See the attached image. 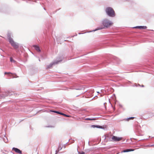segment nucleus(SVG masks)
Masks as SVG:
<instances>
[{
    "instance_id": "nucleus-15",
    "label": "nucleus",
    "mask_w": 154,
    "mask_h": 154,
    "mask_svg": "<svg viewBox=\"0 0 154 154\" xmlns=\"http://www.w3.org/2000/svg\"><path fill=\"white\" fill-rule=\"evenodd\" d=\"M84 154V152H82L81 154Z\"/></svg>"
},
{
    "instance_id": "nucleus-3",
    "label": "nucleus",
    "mask_w": 154,
    "mask_h": 154,
    "mask_svg": "<svg viewBox=\"0 0 154 154\" xmlns=\"http://www.w3.org/2000/svg\"><path fill=\"white\" fill-rule=\"evenodd\" d=\"M103 24L104 26L106 27H108L112 26L113 24L112 22L109 20L105 19L103 21Z\"/></svg>"
},
{
    "instance_id": "nucleus-10",
    "label": "nucleus",
    "mask_w": 154,
    "mask_h": 154,
    "mask_svg": "<svg viewBox=\"0 0 154 154\" xmlns=\"http://www.w3.org/2000/svg\"><path fill=\"white\" fill-rule=\"evenodd\" d=\"M133 151V150H131L130 149H127L125 150H124L123 152H130L131 151Z\"/></svg>"
},
{
    "instance_id": "nucleus-2",
    "label": "nucleus",
    "mask_w": 154,
    "mask_h": 154,
    "mask_svg": "<svg viewBox=\"0 0 154 154\" xmlns=\"http://www.w3.org/2000/svg\"><path fill=\"white\" fill-rule=\"evenodd\" d=\"M11 35L8 34L7 36L8 40L12 46L15 48H17L19 47L18 44L14 41L11 38Z\"/></svg>"
},
{
    "instance_id": "nucleus-4",
    "label": "nucleus",
    "mask_w": 154,
    "mask_h": 154,
    "mask_svg": "<svg viewBox=\"0 0 154 154\" xmlns=\"http://www.w3.org/2000/svg\"><path fill=\"white\" fill-rule=\"evenodd\" d=\"M112 139L114 141H119L122 140V138L113 136L112 137Z\"/></svg>"
},
{
    "instance_id": "nucleus-9",
    "label": "nucleus",
    "mask_w": 154,
    "mask_h": 154,
    "mask_svg": "<svg viewBox=\"0 0 154 154\" xmlns=\"http://www.w3.org/2000/svg\"><path fill=\"white\" fill-rule=\"evenodd\" d=\"M147 28V27L145 26H140V29H146Z\"/></svg>"
},
{
    "instance_id": "nucleus-16",
    "label": "nucleus",
    "mask_w": 154,
    "mask_h": 154,
    "mask_svg": "<svg viewBox=\"0 0 154 154\" xmlns=\"http://www.w3.org/2000/svg\"><path fill=\"white\" fill-rule=\"evenodd\" d=\"M97 93H99V92H97Z\"/></svg>"
},
{
    "instance_id": "nucleus-12",
    "label": "nucleus",
    "mask_w": 154,
    "mask_h": 154,
    "mask_svg": "<svg viewBox=\"0 0 154 154\" xmlns=\"http://www.w3.org/2000/svg\"><path fill=\"white\" fill-rule=\"evenodd\" d=\"M134 118V117H130L129 118H128L127 120H128L129 119H133Z\"/></svg>"
},
{
    "instance_id": "nucleus-14",
    "label": "nucleus",
    "mask_w": 154,
    "mask_h": 154,
    "mask_svg": "<svg viewBox=\"0 0 154 154\" xmlns=\"http://www.w3.org/2000/svg\"><path fill=\"white\" fill-rule=\"evenodd\" d=\"M140 26H137L134 27V28H138V29H140Z\"/></svg>"
},
{
    "instance_id": "nucleus-1",
    "label": "nucleus",
    "mask_w": 154,
    "mask_h": 154,
    "mask_svg": "<svg viewBox=\"0 0 154 154\" xmlns=\"http://www.w3.org/2000/svg\"><path fill=\"white\" fill-rule=\"evenodd\" d=\"M106 14L111 17H114L116 16L115 12L113 9L111 7H107L105 9Z\"/></svg>"
},
{
    "instance_id": "nucleus-5",
    "label": "nucleus",
    "mask_w": 154,
    "mask_h": 154,
    "mask_svg": "<svg viewBox=\"0 0 154 154\" xmlns=\"http://www.w3.org/2000/svg\"><path fill=\"white\" fill-rule=\"evenodd\" d=\"M13 150H14L15 152L20 154L21 153V151L19 149L15 148H13Z\"/></svg>"
},
{
    "instance_id": "nucleus-8",
    "label": "nucleus",
    "mask_w": 154,
    "mask_h": 154,
    "mask_svg": "<svg viewBox=\"0 0 154 154\" xmlns=\"http://www.w3.org/2000/svg\"><path fill=\"white\" fill-rule=\"evenodd\" d=\"M34 48H35V49L36 50H37V51H39V52L40 51V48L38 46H36V45L35 46Z\"/></svg>"
},
{
    "instance_id": "nucleus-7",
    "label": "nucleus",
    "mask_w": 154,
    "mask_h": 154,
    "mask_svg": "<svg viewBox=\"0 0 154 154\" xmlns=\"http://www.w3.org/2000/svg\"><path fill=\"white\" fill-rule=\"evenodd\" d=\"M91 127L93 128H102V126L99 125H92L91 126Z\"/></svg>"
},
{
    "instance_id": "nucleus-13",
    "label": "nucleus",
    "mask_w": 154,
    "mask_h": 154,
    "mask_svg": "<svg viewBox=\"0 0 154 154\" xmlns=\"http://www.w3.org/2000/svg\"><path fill=\"white\" fill-rule=\"evenodd\" d=\"M10 61L11 62H14V60H13L11 58H10Z\"/></svg>"
},
{
    "instance_id": "nucleus-11",
    "label": "nucleus",
    "mask_w": 154,
    "mask_h": 154,
    "mask_svg": "<svg viewBox=\"0 0 154 154\" xmlns=\"http://www.w3.org/2000/svg\"><path fill=\"white\" fill-rule=\"evenodd\" d=\"M85 120H95V119H94V118H93V119L87 118V119H85Z\"/></svg>"
},
{
    "instance_id": "nucleus-6",
    "label": "nucleus",
    "mask_w": 154,
    "mask_h": 154,
    "mask_svg": "<svg viewBox=\"0 0 154 154\" xmlns=\"http://www.w3.org/2000/svg\"><path fill=\"white\" fill-rule=\"evenodd\" d=\"M53 112H55V113H58V114H60V115H63V116H66V117H69V116H68V115H67L65 114H64L62 113H61V112H60L58 111H52Z\"/></svg>"
}]
</instances>
